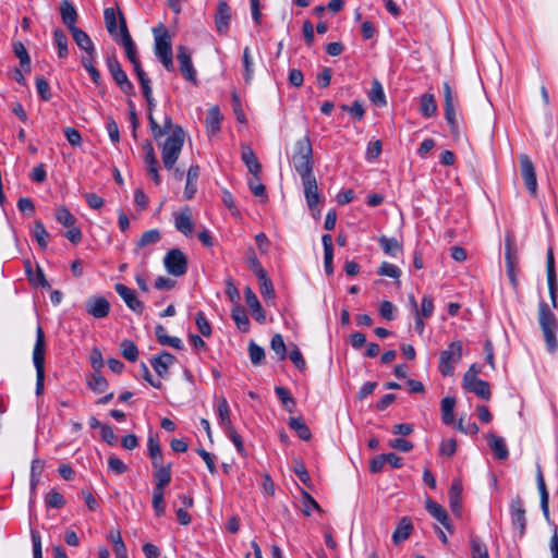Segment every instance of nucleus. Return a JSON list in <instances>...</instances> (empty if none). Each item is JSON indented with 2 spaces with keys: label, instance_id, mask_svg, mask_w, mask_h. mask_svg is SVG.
<instances>
[{
  "label": "nucleus",
  "instance_id": "nucleus-47",
  "mask_svg": "<svg viewBox=\"0 0 558 558\" xmlns=\"http://www.w3.org/2000/svg\"><path fill=\"white\" fill-rule=\"evenodd\" d=\"M108 539L113 544V551L116 556H122L123 553H128L121 533L118 530H111L108 534Z\"/></svg>",
  "mask_w": 558,
  "mask_h": 558
},
{
  "label": "nucleus",
  "instance_id": "nucleus-61",
  "mask_svg": "<svg viewBox=\"0 0 558 558\" xmlns=\"http://www.w3.org/2000/svg\"><path fill=\"white\" fill-rule=\"evenodd\" d=\"M43 470H44V462L39 459L33 460L32 468H31V485H32L33 489L38 484L39 477L43 473Z\"/></svg>",
  "mask_w": 558,
  "mask_h": 558
},
{
  "label": "nucleus",
  "instance_id": "nucleus-1",
  "mask_svg": "<svg viewBox=\"0 0 558 558\" xmlns=\"http://www.w3.org/2000/svg\"><path fill=\"white\" fill-rule=\"evenodd\" d=\"M149 129L155 141H159L169 133L161 147V158L167 170H172L181 154L184 144V131L180 125L173 124L170 116H166L160 125L154 114H148Z\"/></svg>",
  "mask_w": 558,
  "mask_h": 558
},
{
  "label": "nucleus",
  "instance_id": "nucleus-7",
  "mask_svg": "<svg viewBox=\"0 0 558 558\" xmlns=\"http://www.w3.org/2000/svg\"><path fill=\"white\" fill-rule=\"evenodd\" d=\"M155 56L168 71L174 70L171 37L166 28L155 29Z\"/></svg>",
  "mask_w": 558,
  "mask_h": 558
},
{
  "label": "nucleus",
  "instance_id": "nucleus-6",
  "mask_svg": "<svg viewBox=\"0 0 558 558\" xmlns=\"http://www.w3.org/2000/svg\"><path fill=\"white\" fill-rule=\"evenodd\" d=\"M45 333L41 326H37L36 341L33 349V363L36 369V395L40 396L44 392L45 385Z\"/></svg>",
  "mask_w": 558,
  "mask_h": 558
},
{
  "label": "nucleus",
  "instance_id": "nucleus-28",
  "mask_svg": "<svg viewBox=\"0 0 558 558\" xmlns=\"http://www.w3.org/2000/svg\"><path fill=\"white\" fill-rule=\"evenodd\" d=\"M198 177L199 167L196 165L191 166L187 170L186 184L183 193L185 199L190 201L194 197L197 191L196 182L198 180Z\"/></svg>",
  "mask_w": 558,
  "mask_h": 558
},
{
  "label": "nucleus",
  "instance_id": "nucleus-50",
  "mask_svg": "<svg viewBox=\"0 0 558 558\" xmlns=\"http://www.w3.org/2000/svg\"><path fill=\"white\" fill-rule=\"evenodd\" d=\"M121 353L123 357L130 362H135L138 357V350L136 344L128 339L121 342Z\"/></svg>",
  "mask_w": 558,
  "mask_h": 558
},
{
  "label": "nucleus",
  "instance_id": "nucleus-55",
  "mask_svg": "<svg viewBox=\"0 0 558 558\" xmlns=\"http://www.w3.org/2000/svg\"><path fill=\"white\" fill-rule=\"evenodd\" d=\"M14 52L20 59L21 66L28 72L31 70V59L24 45L22 43L14 44Z\"/></svg>",
  "mask_w": 558,
  "mask_h": 558
},
{
  "label": "nucleus",
  "instance_id": "nucleus-44",
  "mask_svg": "<svg viewBox=\"0 0 558 558\" xmlns=\"http://www.w3.org/2000/svg\"><path fill=\"white\" fill-rule=\"evenodd\" d=\"M247 183L251 192L256 197H259L263 202L267 199L266 189L265 185L260 182L259 174H252V177L248 178Z\"/></svg>",
  "mask_w": 558,
  "mask_h": 558
},
{
  "label": "nucleus",
  "instance_id": "nucleus-40",
  "mask_svg": "<svg viewBox=\"0 0 558 558\" xmlns=\"http://www.w3.org/2000/svg\"><path fill=\"white\" fill-rule=\"evenodd\" d=\"M243 75L246 84H250L254 77V62L250 47H245L243 50Z\"/></svg>",
  "mask_w": 558,
  "mask_h": 558
},
{
  "label": "nucleus",
  "instance_id": "nucleus-31",
  "mask_svg": "<svg viewBox=\"0 0 558 558\" xmlns=\"http://www.w3.org/2000/svg\"><path fill=\"white\" fill-rule=\"evenodd\" d=\"M488 445L499 460H506L509 456L508 448L502 437L495 434L487 435Z\"/></svg>",
  "mask_w": 558,
  "mask_h": 558
},
{
  "label": "nucleus",
  "instance_id": "nucleus-17",
  "mask_svg": "<svg viewBox=\"0 0 558 558\" xmlns=\"http://www.w3.org/2000/svg\"><path fill=\"white\" fill-rule=\"evenodd\" d=\"M546 272H547V284H548V291L549 296L551 301V305L554 308L557 307V278H556V270H555V257H554V250L551 246L547 248L546 253Z\"/></svg>",
  "mask_w": 558,
  "mask_h": 558
},
{
  "label": "nucleus",
  "instance_id": "nucleus-3",
  "mask_svg": "<svg viewBox=\"0 0 558 558\" xmlns=\"http://www.w3.org/2000/svg\"><path fill=\"white\" fill-rule=\"evenodd\" d=\"M104 19L108 33L114 37L118 44L123 46L130 62L138 60L135 44L129 33L126 21L120 9H105Z\"/></svg>",
  "mask_w": 558,
  "mask_h": 558
},
{
  "label": "nucleus",
  "instance_id": "nucleus-35",
  "mask_svg": "<svg viewBox=\"0 0 558 558\" xmlns=\"http://www.w3.org/2000/svg\"><path fill=\"white\" fill-rule=\"evenodd\" d=\"M60 13L62 22L68 26L69 31H71L72 27H76L75 23L77 20V13L75 8L69 1H62L60 5Z\"/></svg>",
  "mask_w": 558,
  "mask_h": 558
},
{
  "label": "nucleus",
  "instance_id": "nucleus-22",
  "mask_svg": "<svg viewBox=\"0 0 558 558\" xmlns=\"http://www.w3.org/2000/svg\"><path fill=\"white\" fill-rule=\"evenodd\" d=\"M174 227L182 234L186 236L192 235L194 223L189 206H185L180 213L174 214Z\"/></svg>",
  "mask_w": 558,
  "mask_h": 558
},
{
  "label": "nucleus",
  "instance_id": "nucleus-54",
  "mask_svg": "<svg viewBox=\"0 0 558 558\" xmlns=\"http://www.w3.org/2000/svg\"><path fill=\"white\" fill-rule=\"evenodd\" d=\"M56 219L65 227L74 226L76 218L65 207H59L56 210Z\"/></svg>",
  "mask_w": 558,
  "mask_h": 558
},
{
  "label": "nucleus",
  "instance_id": "nucleus-15",
  "mask_svg": "<svg viewBox=\"0 0 558 558\" xmlns=\"http://www.w3.org/2000/svg\"><path fill=\"white\" fill-rule=\"evenodd\" d=\"M143 159L146 165V169L151 180L158 185L161 182L159 175V162L155 155V149L150 141L146 140L142 144Z\"/></svg>",
  "mask_w": 558,
  "mask_h": 558
},
{
  "label": "nucleus",
  "instance_id": "nucleus-33",
  "mask_svg": "<svg viewBox=\"0 0 558 558\" xmlns=\"http://www.w3.org/2000/svg\"><path fill=\"white\" fill-rule=\"evenodd\" d=\"M461 495H462V485L459 481H453L450 490H449V505L451 511L460 515L461 514Z\"/></svg>",
  "mask_w": 558,
  "mask_h": 558
},
{
  "label": "nucleus",
  "instance_id": "nucleus-59",
  "mask_svg": "<svg viewBox=\"0 0 558 558\" xmlns=\"http://www.w3.org/2000/svg\"><path fill=\"white\" fill-rule=\"evenodd\" d=\"M106 130L112 144L117 145L120 142V131L117 122L112 117L107 118Z\"/></svg>",
  "mask_w": 558,
  "mask_h": 558
},
{
  "label": "nucleus",
  "instance_id": "nucleus-58",
  "mask_svg": "<svg viewBox=\"0 0 558 558\" xmlns=\"http://www.w3.org/2000/svg\"><path fill=\"white\" fill-rule=\"evenodd\" d=\"M195 323H196V326H197L199 332L204 337H210V335H211V326H210L209 322L207 320L204 312H198L196 314Z\"/></svg>",
  "mask_w": 558,
  "mask_h": 558
},
{
  "label": "nucleus",
  "instance_id": "nucleus-11",
  "mask_svg": "<svg viewBox=\"0 0 558 558\" xmlns=\"http://www.w3.org/2000/svg\"><path fill=\"white\" fill-rule=\"evenodd\" d=\"M108 71L110 72L112 78L117 83V85L120 87V89L125 95H133L134 94V85L129 80L126 73L121 68V64L116 56H109L106 59Z\"/></svg>",
  "mask_w": 558,
  "mask_h": 558
},
{
  "label": "nucleus",
  "instance_id": "nucleus-34",
  "mask_svg": "<svg viewBox=\"0 0 558 558\" xmlns=\"http://www.w3.org/2000/svg\"><path fill=\"white\" fill-rule=\"evenodd\" d=\"M437 111V102L435 96L430 93H425L420 99V112L425 118L435 116Z\"/></svg>",
  "mask_w": 558,
  "mask_h": 558
},
{
  "label": "nucleus",
  "instance_id": "nucleus-4",
  "mask_svg": "<svg viewBox=\"0 0 558 558\" xmlns=\"http://www.w3.org/2000/svg\"><path fill=\"white\" fill-rule=\"evenodd\" d=\"M291 469L298 476L299 481L303 484V486L298 484L300 496L295 497L294 505L305 517H310L314 509V499L311 493L307 490V488H312L311 475L307 472L304 463L300 460H293Z\"/></svg>",
  "mask_w": 558,
  "mask_h": 558
},
{
  "label": "nucleus",
  "instance_id": "nucleus-26",
  "mask_svg": "<svg viewBox=\"0 0 558 558\" xmlns=\"http://www.w3.org/2000/svg\"><path fill=\"white\" fill-rule=\"evenodd\" d=\"M217 418L219 426L223 428L225 432L233 428L231 422V411L225 397H220L217 400Z\"/></svg>",
  "mask_w": 558,
  "mask_h": 558
},
{
  "label": "nucleus",
  "instance_id": "nucleus-49",
  "mask_svg": "<svg viewBox=\"0 0 558 558\" xmlns=\"http://www.w3.org/2000/svg\"><path fill=\"white\" fill-rule=\"evenodd\" d=\"M470 545L472 558H489L486 545L477 536L471 537Z\"/></svg>",
  "mask_w": 558,
  "mask_h": 558
},
{
  "label": "nucleus",
  "instance_id": "nucleus-64",
  "mask_svg": "<svg viewBox=\"0 0 558 558\" xmlns=\"http://www.w3.org/2000/svg\"><path fill=\"white\" fill-rule=\"evenodd\" d=\"M247 265L257 278H263V276L267 274L253 251L251 252V255L247 256Z\"/></svg>",
  "mask_w": 558,
  "mask_h": 558
},
{
  "label": "nucleus",
  "instance_id": "nucleus-9",
  "mask_svg": "<svg viewBox=\"0 0 558 558\" xmlns=\"http://www.w3.org/2000/svg\"><path fill=\"white\" fill-rule=\"evenodd\" d=\"M462 356V342L452 341L447 350L439 354V371L444 376H451L454 373L453 364L458 363Z\"/></svg>",
  "mask_w": 558,
  "mask_h": 558
},
{
  "label": "nucleus",
  "instance_id": "nucleus-46",
  "mask_svg": "<svg viewBox=\"0 0 558 558\" xmlns=\"http://www.w3.org/2000/svg\"><path fill=\"white\" fill-rule=\"evenodd\" d=\"M160 239H161V234H160L159 230L151 229L142 234L141 239L136 243V246L138 248H142V247H145L148 245H153V244H156L157 242H159Z\"/></svg>",
  "mask_w": 558,
  "mask_h": 558
},
{
  "label": "nucleus",
  "instance_id": "nucleus-30",
  "mask_svg": "<svg viewBox=\"0 0 558 558\" xmlns=\"http://www.w3.org/2000/svg\"><path fill=\"white\" fill-rule=\"evenodd\" d=\"M155 335L160 344L171 347L177 350L183 349L182 340L178 337L168 336L167 330L162 325H157L155 327Z\"/></svg>",
  "mask_w": 558,
  "mask_h": 558
},
{
  "label": "nucleus",
  "instance_id": "nucleus-27",
  "mask_svg": "<svg viewBox=\"0 0 558 558\" xmlns=\"http://www.w3.org/2000/svg\"><path fill=\"white\" fill-rule=\"evenodd\" d=\"M242 161L247 167L251 174H259L262 171V165L258 161L255 153L253 149L247 145H242V153H241Z\"/></svg>",
  "mask_w": 558,
  "mask_h": 558
},
{
  "label": "nucleus",
  "instance_id": "nucleus-20",
  "mask_svg": "<svg viewBox=\"0 0 558 558\" xmlns=\"http://www.w3.org/2000/svg\"><path fill=\"white\" fill-rule=\"evenodd\" d=\"M85 310L94 318H105L109 315L110 303L104 296H90L85 302Z\"/></svg>",
  "mask_w": 558,
  "mask_h": 558
},
{
  "label": "nucleus",
  "instance_id": "nucleus-42",
  "mask_svg": "<svg viewBox=\"0 0 558 558\" xmlns=\"http://www.w3.org/2000/svg\"><path fill=\"white\" fill-rule=\"evenodd\" d=\"M155 487L165 489L171 482V463L154 472Z\"/></svg>",
  "mask_w": 558,
  "mask_h": 558
},
{
  "label": "nucleus",
  "instance_id": "nucleus-41",
  "mask_svg": "<svg viewBox=\"0 0 558 558\" xmlns=\"http://www.w3.org/2000/svg\"><path fill=\"white\" fill-rule=\"evenodd\" d=\"M456 405L454 397H446L441 400V418L446 425L453 423V408Z\"/></svg>",
  "mask_w": 558,
  "mask_h": 558
},
{
  "label": "nucleus",
  "instance_id": "nucleus-53",
  "mask_svg": "<svg viewBox=\"0 0 558 558\" xmlns=\"http://www.w3.org/2000/svg\"><path fill=\"white\" fill-rule=\"evenodd\" d=\"M34 236L40 246V248H46L48 245L47 239L49 236L48 231L46 230L44 223L41 221H36L34 226Z\"/></svg>",
  "mask_w": 558,
  "mask_h": 558
},
{
  "label": "nucleus",
  "instance_id": "nucleus-24",
  "mask_svg": "<svg viewBox=\"0 0 558 558\" xmlns=\"http://www.w3.org/2000/svg\"><path fill=\"white\" fill-rule=\"evenodd\" d=\"M425 505L428 513L434 517L446 530L451 532V523L446 509L430 498L426 500Z\"/></svg>",
  "mask_w": 558,
  "mask_h": 558
},
{
  "label": "nucleus",
  "instance_id": "nucleus-12",
  "mask_svg": "<svg viewBox=\"0 0 558 558\" xmlns=\"http://www.w3.org/2000/svg\"><path fill=\"white\" fill-rule=\"evenodd\" d=\"M163 265L168 274L174 277H181L187 271V258L179 248H172L165 255Z\"/></svg>",
  "mask_w": 558,
  "mask_h": 558
},
{
  "label": "nucleus",
  "instance_id": "nucleus-62",
  "mask_svg": "<svg viewBox=\"0 0 558 558\" xmlns=\"http://www.w3.org/2000/svg\"><path fill=\"white\" fill-rule=\"evenodd\" d=\"M377 272L380 276H386V277L396 278V279L399 278L401 275V270L399 267H397L393 264L387 263V262H384L379 266Z\"/></svg>",
  "mask_w": 558,
  "mask_h": 558
},
{
  "label": "nucleus",
  "instance_id": "nucleus-19",
  "mask_svg": "<svg viewBox=\"0 0 558 558\" xmlns=\"http://www.w3.org/2000/svg\"><path fill=\"white\" fill-rule=\"evenodd\" d=\"M114 290L131 311L137 314L143 313L144 303L137 298L136 292L134 290L130 289L123 283H117L114 286Z\"/></svg>",
  "mask_w": 558,
  "mask_h": 558
},
{
  "label": "nucleus",
  "instance_id": "nucleus-60",
  "mask_svg": "<svg viewBox=\"0 0 558 558\" xmlns=\"http://www.w3.org/2000/svg\"><path fill=\"white\" fill-rule=\"evenodd\" d=\"M259 281V290L260 294L266 298L270 299L275 296V290L271 280L267 277V274L263 276V278H257Z\"/></svg>",
  "mask_w": 558,
  "mask_h": 558
},
{
  "label": "nucleus",
  "instance_id": "nucleus-13",
  "mask_svg": "<svg viewBox=\"0 0 558 558\" xmlns=\"http://www.w3.org/2000/svg\"><path fill=\"white\" fill-rule=\"evenodd\" d=\"M507 275L513 288L518 287V254L513 238L508 234L505 240Z\"/></svg>",
  "mask_w": 558,
  "mask_h": 558
},
{
  "label": "nucleus",
  "instance_id": "nucleus-5",
  "mask_svg": "<svg viewBox=\"0 0 558 558\" xmlns=\"http://www.w3.org/2000/svg\"><path fill=\"white\" fill-rule=\"evenodd\" d=\"M538 324L542 329L547 350L550 353H555L558 348L556 337L558 320L549 305L543 300L538 303Z\"/></svg>",
  "mask_w": 558,
  "mask_h": 558
},
{
  "label": "nucleus",
  "instance_id": "nucleus-38",
  "mask_svg": "<svg viewBox=\"0 0 558 558\" xmlns=\"http://www.w3.org/2000/svg\"><path fill=\"white\" fill-rule=\"evenodd\" d=\"M70 32L75 44L80 47V49L93 51V47L95 46L86 32L78 27H72Z\"/></svg>",
  "mask_w": 558,
  "mask_h": 558
},
{
  "label": "nucleus",
  "instance_id": "nucleus-21",
  "mask_svg": "<svg viewBox=\"0 0 558 558\" xmlns=\"http://www.w3.org/2000/svg\"><path fill=\"white\" fill-rule=\"evenodd\" d=\"M177 362V359L173 354L162 351L158 355H155L150 359V365L156 374L166 378L169 374V368Z\"/></svg>",
  "mask_w": 558,
  "mask_h": 558
},
{
  "label": "nucleus",
  "instance_id": "nucleus-51",
  "mask_svg": "<svg viewBox=\"0 0 558 558\" xmlns=\"http://www.w3.org/2000/svg\"><path fill=\"white\" fill-rule=\"evenodd\" d=\"M248 354L253 365L257 366L263 364L265 360V351L260 345H258L254 341H251L248 344Z\"/></svg>",
  "mask_w": 558,
  "mask_h": 558
},
{
  "label": "nucleus",
  "instance_id": "nucleus-16",
  "mask_svg": "<svg viewBox=\"0 0 558 558\" xmlns=\"http://www.w3.org/2000/svg\"><path fill=\"white\" fill-rule=\"evenodd\" d=\"M519 160L521 166V175L526 190L531 195L535 196L537 192V180L534 165L527 155H521Z\"/></svg>",
  "mask_w": 558,
  "mask_h": 558
},
{
  "label": "nucleus",
  "instance_id": "nucleus-37",
  "mask_svg": "<svg viewBox=\"0 0 558 558\" xmlns=\"http://www.w3.org/2000/svg\"><path fill=\"white\" fill-rule=\"evenodd\" d=\"M231 316L242 332H247L250 329V319L247 317V314L245 310L241 305H234V307L231 311Z\"/></svg>",
  "mask_w": 558,
  "mask_h": 558
},
{
  "label": "nucleus",
  "instance_id": "nucleus-2",
  "mask_svg": "<svg viewBox=\"0 0 558 558\" xmlns=\"http://www.w3.org/2000/svg\"><path fill=\"white\" fill-rule=\"evenodd\" d=\"M291 163L295 172L300 175L304 189V195L307 206L311 211L314 210V192L312 179L313 166V147L311 137L306 134L303 138L299 140L293 148Z\"/></svg>",
  "mask_w": 558,
  "mask_h": 558
},
{
  "label": "nucleus",
  "instance_id": "nucleus-23",
  "mask_svg": "<svg viewBox=\"0 0 558 558\" xmlns=\"http://www.w3.org/2000/svg\"><path fill=\"white\" fill-rule=\"evenodd\" d=\"M231 20V11L230 7L225 0L219 1L216 15L215 23L219 34L226 35Z\"/></svg>",
  "mask_w": 558,
  "mask_h": 558
},
{
  "label": "nucleus",
  "instance_id": "nucleus-52",
  "mask_svg": "<svg viewBox=\"0 0 558 558\" xmlns=\"http://www.w3.org/2000/svg\"><path fill=\"white\" fill-rule=\"evenodd\" d=\"M271 350L277 354L279 361H283L287 356V348L281 335L277 333L271 338Z\"/></svg>",
  "mask_w": 558,
  "mask_h": 558
},
{
  "label": "nucleus",
  "instance_id": "nucleus-45",
  "mask_svg": "<svg viewBox=\"0 0 558 558\" xmlns=\"http://www.w3.org/2000/svg\"><path fill=\"white\" fill-rule=\"evenodd\" d=\"M275 392H276L277 397L280 399L284 409L289 412H293V410L295 408V402H294L293 398L291 397L290 391L282 386H277L275 388Z\"/></svg>",
  "mask_w": 558,
  "mask_h": 558
},
{
  "label": "nucleus",
  "instance_id": "nucleus-39",
  "mask_svg": "<svg viewBox=\"0 0 558 558\" xmlns=\"http://www.w3.org/2000/svg\"><path fill=\"white\" fill-rule=\"evenodd\" d=\"M291 429L303 440H308L312 436L310 427L304 423L302 417H290L288 422Z\"/></svg>",
  "mask_w": 558,
  "mask_h": 558
},
{
  "label": "nucleus",
  "instance_id": "nucleus-43",
  "mask_svg": "<svg viewBox=\"0 0 558 558\" xmlns=\"http://www.w3.org/2000/svg\"><path fill=\"white\" fill-rule=\"evenodd\" d=\"M53 40L58 48L59 58H65L69 53V39L65 33L62 29H56L53 32Z\"/></svg>",
  "mask_w": 558,
  "mask_h": 558
},
{
  "label": "nucleus",
  "instance_id": "nucleus-63",
  "mask_svg": "<svg viewBox=\"0 0 558 558\" xmlns=\"http://www.w3.org/2000/svg\"><path fill=\"white\" fill-rule=\"evenodd\" d=\"M36 90L43 100L51 99L50 85L44 77L36 78Z\"/></svg>",
  "mask_w": 558,
  "mask_h": 558
},
{
  "label": "nucleus",
  "instance_id": "nucleus-56",
  "mask_svg": "<svg viewBox=\"0 0 558 558\" xmlns=\"http://www.w3.org/2000/svg\"><path fill=\"white\" fill-rule=\"evenodd\" d=\"M46 505L50 508H62L65 505L64 497L57 490H50L45 497Z\"/></svg>",
  "mask_w": 558,
  "mask_h": 558
},
{
  "label": "nucleus",
  "instance_id": "nucleus-18",
  "mask_svg": "<svg viewBox=\"0 0 558 558\" xmlns=\"http://www.w3.org/2000/svg\"><path fill=\"white\" fill-rule=\"evenodd\" d=\"M177 59L180 72L186 81L196 83V70L193 66L191 51L185 46H179L177 50Z\"/></svg>",
  "mask_w": 558,
  "mask_h": 558
},
{
  "label": "nucleus",
  "instance_id": "nucleus-29",
  "mask_svg": "<svg viewBox=\"0 0 558 558\" xmlns=\"http://www.w3.org/2000/svg\"><path fill=\"white\" fill-rule=\"evenodd\" d=\"M413 531V524L411 522V519L408 517H404L400 520L398 523L393 534H392V541L396 545L404 542L409 538Z\"/></svg>",
  "mask_w": 558,
  "mask_h": 558
},
{
  "label": "nucleus",
  "instance_id": "nucleus-48",
  "mask_svg": "<svg viewBox=\"0 0 558 558\" xmlns=\"http://www.w3.org/2000/svg\"><path fill=\"white\" fill-rule=\"evenodd\" d=\"M151 505L158 517L165 513V489L154 487Z\"/></svg>",
  "mask_w": 558,
  "mask_h": 558
},
{
  "label": "nucleus",
  "instance_id": "nucleus-8",
  "mask_svg": "<svg viewBox=\"0 0 558 558\" xmlns=\"http://www.w3.org/2000/svg\"><path fill=\"white\" fill-rule=\"evenodd\" d=\"M444 111L445 119L450 128V131L453 136L459 135V123L457 119L456 106L458 104V96L452 90L450 84L448 82H444Z\"/></svg>",
  "mask_w": 558,
  "mask_h": 558
},
{
  "label": "nucleus",
  "instance_id": "nucleus-10",
  "mask_svg": "<svg viewBox=\"0 0 558 558\" xmlns=\"http://www.w3.org/2000/svg\"><path fill=\"white\" fill-rule=\"evenodd\" d=\"M463 387L468 391L475 393L481 399L489 400L492 397L489 384L477 377V371L474 365L464 374Z\"/></svg>",
  "mask_w": 558,
  "mask_h": 558
},
{
  "label": "nucleus",
  "instance_id": "nucleus-36",
  "mask_svg": "<svg viewBox=\"0 0 558 558\" xmlns=\"http://www.w3.org/2000/svg\"><path fill=\"white\" fill-rule=\"evenodd\" d=\"M378 243L383 251L391 257H396L399 253L402 252L401 244L395 238H387L385 235H381L378 239Z\"/></svg>",
  "mask_w": 558,
  "mask_h": 558
},
{
  "label": "nucleus",
  "instance_id": "nucleus-14",
  "mask_svg": "<svg viewBox=\"0 0 558 558\" xmlns=\"http://www.w3.org/2000/svg\"><path fill=\"white\" fill-rule=\"evenodd\" d=\"M509 510L513 527L519 531L520 536H523L525 534L527 520L524 502L519 495L511 500Z\"/></svg>",
  "mask_w": 558,
  "mask_h": 558
},
{
  "label": "nucleus",
  "instance_id": "nucleus-32",
  "mask_svg": "<svg viewBox=\"0 0 558 558\" xmlns=\"http://www.w3.org/2000/svg\"><path fill=\"white\" fill-rule=\"evenodd\" d=\"M222 114L217 106L210 107L206 117V128L210 135L216 134L220 130Z\"/></svg>",
  "mask_w": 558,
  "mask_h": 558
},
{
  "label": "nucleus",
  "instance_id": "nucleus-25",
  "mask_svg": "<svg viewBox=\"0 0 558 558\" xmlns=\"http://www.w3.org/2000/svg\"><path fill=\"white\" fill-rule=\"evenodd\" d=\"M245 294V302L248 308L252 312V315L258 323H264L266 320L265 312L263 311V307L260 305V302L258 301L256 294L253 292V290L250 287H246L244 290Z\"/></svg>",
  "mask_w": 558,
  "mask_h": 558
},
{
  "label": "nucleus",
  "instance_id": "nucleus-57",
  "mask_svg": "<svg viewBox=\"0 0 558 558\" xmlns=\"http://www.w3.org/2000/svg\"><path fill=\"white\" fill-rule=\"evenodd\" d=\"M88 387L94 392H104L108 388V381L100 374H94L92 378L88 380Z\"/></svg>",
  "mask_w": 558,
  "mask_h": 558
}]
</instances>
